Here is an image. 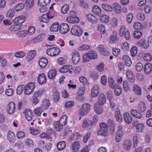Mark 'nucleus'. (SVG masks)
Here are the masks:
<instances>
[{
  "label": "nucleus",
  "instance_id": "f257e3e1",
  "mask_svg": "<svg viewBox=\"0 0 152 152\" xmlns=\"http://www.w3.org/2000/svg\"><path fill=\"white\" fill-rule=\"evenodd\" d=\"M25 20V17L23 16H19L15 18L13 21L15 25L12 26L10 30L12 31H17L21 29L22 26L21 25V24L24 22Z\"/></svg>",
  "mask_w": 152,
  "mask_h": 152
},
{
  "label": "nucleus",
  "instance_id": "f03ea898",
  "mask_svg": "<svg viewBox=\"0 0 152 152\" xmlns=\"http://www.w3.org/2000/svg\"><path fill=\"white\" fill-rule=\"evenodd\" d=\"M97 121L98 117L96 116H94L93 121L85 119L83 122L82 125L83 127L89 129L91 128L93 125H95L96 124Z\"/></svg>",
  "mask_w": 152,
  "mask_h": 152
},
{
  "label": "nucleus",
  "instance_id": "7ed1b4c3",
  "mask_svg": "<svg viewBox=\"0 0 152 152\" xmlns=\"http://www.w3.org/2000/svg\"><path fill=\"white\" fill-rule=\"evenodd\" d=\"M97 58V55L96 53L94 51L91 50L83 56V62H86L91 59H95Z\"/></svg>",
  "mask_w": 152,
  "mask_h": 152
},
{
  "label": "nucleus",
  "instance_id": "20e7f679",
  "mask_svg": "<svg viewBox=\"0 0 152 152\" xmlns=\"http://www.w3.org/2000/svg\"><path fill=\"white\" fill-rule=\"evenodd\" d=\"M91 106L89 103H85L81 107L80 110V113L82 115H85L90 111Z\"/></svg>",
  "mask_w": 152,
  "mask_h": 152
},
{
  "label": "nucleus",
  "instance_id": "39448f33",
  "mask_svg": "<svg viewBox=\"0 0 152 152\" xmlns=\"http://www.w3.org/2000/svg\"><path fill=\"white\" fill-rule=\"evenodd\" d=\"M71 33L73 35L80 36L82 34L83 30L80 26L75 25L72 27L71 30Z\"/></svg>",
  "mask_w": 152,
  "mask_h": 152
},
{
  "label": "nucleus",
  "instance_id": "423d86ee",
  "mask_svg": "<svg viewBox=\"0 0 152 152\" xmlns=\"http://www.w3.org/2000/svg\"><path fill=\"white\" fill-rule=\"evenodd\" d=\"M35 88V85L33 83H30L24 86V93L26 95H29L31 94Z\"/></svg>",
  "mask_w": 152,
  "mask_h": 152
},
{
  "label": "nucleus",
  "instance_id": "0eeeda50",
  "mask_svg": "<svg viewBox=\"0 0 152 152\" xmlns=\"http://www.w3.org/2000/svg\"><path fill=\"white\" fill-rule=\"evenodd\" d=\"M81 57L79 53L77 51H73L72 54V60L74 64H77L79 63Z\"/></svg>",
  "mask_w": 152,
  "mask_h": 152
},
{
  "label": "nucleus",
  "instance_id": "6e6552de",
  "mask_svg": "<svg viewBox=\"0 0 152 152\" xmlns=\"http://www.w3.org/2000/svg\"><path fill=\"white\" fill-rule=\"evenodd\" d=\"M15 108V104L13 102H10L9 103L7 107V111L10 114H12L14 112Z\"/></svg>",
  "mask_w": 152,
  "mask_h": 152
},
{
  "label": "nucleus",
  "instance_id": "1a4fd4ad",
  "mask_svg": "<svg viewBox=\"0 0 152 152\" xmlns=\"http://www.w3.org/2000/svg\"><path fill=\"white\" fill-rule=\"evenodd\" d=\"M99 92V88L98 85H95L91 89V96L95 97L97 96Z\"/></svg>",
  "mask_w": 152,
  "mask_h": 152
},
{
  "label": "nucleus",
  "instance_id": "9d476101",
  "mask_svg": "<svg viewBox=\"0 0 152 152\" xmlns=\"http://www.w3.org/2000/svg\"><path fill=\"white\" fill-rule=\"evenodd\" d=\"M60 31L61 33L65 34L69 30V26L67 23H63L60 26Z\"/></svg>",
  "mask_w": 152,
  "mask_h": 152
},
{
  "label": "nucleus",
  "instance_id": "9b49d317",
  "mask_svg": "<svg viewBox=\"0 0 152 152\" xmlns=\"http://www.w3.org/2000/svg\"><path fill=\"white\" fill-rule=\"evenodd\" d=\"M39 64L41 69L44 68L48 64V59L42 57L39 61Z\"/></svg>",
  "mask_w": 152,
  "mask_h": 152
},
{
  "label": "nucleus",
  "instance_id": "f8f14e48",
  "mask_svg": "<svg viewBox=\"0 0 152 152\" xmlns=\"http://www.w3.org/2000/svg\"><path fill=\"white\" fill-rule=\"evenodd\" d=\"M38 83L42 85L44 83H45L46 81V77L44 73L39 74L37 77Z\"/></svg>",
  "mask_w": 152,
  "mask_h": 152
},
{
  "label": "nucleus",
  "instance_id": "ddd939ff",
  "mask_svg": "<svg viewBox=\"0 0 152 152\" xmlns=\"http://www.w3.org/2000/svg\"><path fill=\"white\" fill-rule=\"evenodd\" d=\"M7 139L11 142H14L15 140V134L11 131L8 132L7 136Z\"/></svg>",
  "mask_w": 152,
  "mask_h": 152
},
{
  "label": "nucleus",
  "instance_id": "4468645a",
  "mask_svg": "<svg viewBox=\"0 0 152 152\" xmlns=\"http://www.w3.org/2000/svg\"><path fill=\"white\" fill-rule=\"evenodd\" d=\"M106 101V98L104 94H100L98 100V103L99 105L102 106L104 104Z\"/></svg>",
  "mask_w": 152,
  "mask_h": 152
},
{
  "label": "nucleus",
  "instance_id": "2eb2a0df",
  "mask_svg": "<svg viewBox=\"0 0 152 152\" xmlns=\"http://www.w3.org/2000/svg\"><path fill=\"white\" fill-rule=\"evenodd\" d=\"M26 118L28 121H30L33 117V113L29 109H27L25 113Z\"/></svg>",
  "mask_w": 152,
  "mask_h": 152
},
{
  "label": "nucleus",
  "instance_id": "dca6fc26",
  "mask_svg": "<svg viewBox=\"0 0 152 152\" xmlns=\"http://www.w3.org/2000/svg\"><path fill=\"white\" fill-rule=\"evenodd\" d=\"M124 118L125 122L128 124H130L132 121V117L128 113H126L124 115Z\"/></svg>",
  "mask_w": 152,
  "mask_h": 152
},
{
  "label": "nucleus",
  "instance_id": "f3484780",
  "mask_svg": "<svg viewBox=\"0 0 152 152\" xmlns=\"http://www.w3.org/2000/svg\"><path fill=\"white\" fill-rule=\"evenodd\" d=\"M80 145L78 142H75L72 144L71 148L74 152H77L79 150Z\"/></svg>",
  "mask_w": 152,
  "mask_h": 152
},
{
  "label": "nucleus",
  "instance_id": "a211bd4d",
  "mask_svg": "<svg viewBox=\"0 0 152 152\" xmlns=\"http://www.w3.org/2000/svg\"><path fill=\"white\" fill-rule=\"evenodd\" d=\"M137 45L138 46H142L145 49L148 48L149 46L148 42L144 39H142L139 41Z\"/></svg>",
  "mask_w": 152,
  "mask_h": 152
},
{
  "label": "nucleus",
  "instance_id": "6ab92c4d",
  "mask_svg": "<svg viewBox=\"0 0 152 152\" xmlns=\"http://www.w3.org/2000/svg\"><path fill=\"white\" fill-rule=\"evenodd\" d=\"M130 113L134 117L138 119H140L142 117V114L136 110H132L130 111Z\"/></svg>",
  "mask_w": 152,
  "mask_h": 152
},
{
  "label": "nucleus",
  "instance_id": "aec40b11",
  "mask_svg": "<svg viewBox=\"0 0 152 152\" xmlns=\"http://www.w3.org/2000/svg\"><path fill=\"white\" fill-rule=\"evenodd\" d=\"M123 60L124 62L125 65L128 66H130L132 64V61L130 58L127 55H125L123 57Z\"/></svg>",
  "mask_w": 152,
  "mask_h": 152
},
{
  "label": "nucleus",
  "instance_id": "412c9836",
  "mask_svg": "<svg viewBox=\"0 0 152 152\" xmlns=\"http://www.w3.org/2000/svg\"><path fill=\"white\" fill-rule=\"evenodd\" d=\"M36 55V51L35 50L29 51L27 56V59L28 61H30L34 58Z\"/></svg>",
  "mask_w": 152,
  "mask_h": 152
},
{
  "label": "nucleus",
  "instance_id": "4be33fe9",
  "mask_svg": "<svg viewBox=\"0 0 152 152\" xmlns=\"http://www.w3.org/2000/svg\"><path fill=\"white\" fill-rule=\"evenodd\" d=\"M145 73L146 74H149L152 70V65L148 63H146L144 67Z\"/></svg>",
  "mask_w": 152,
  "mask_h": 152
},
{
  "label": "nucleus",
  "instance_id": "5701e85b",
  "mask_svg": "<svg viewBox=\"0 0 152 152\" xmlns=\"http://www.w3.org/2000/svg\"><path fill=\"white\" fill-rule=\"evenodd\" d=\"M111 41L112 43L116 42L118 41V38L117 36V33L115 31L113 32L112 34L110 36Z\"/></svg>",
  "mask_w": 152,
  "mask_h": 152
},
{
  "label": "nucleus",
  "instance_id": "b1692460",
  "mask_svg": "<svg viewBox=\"0 0 152 152\" xmlns=\"http://www.w3.org/2000/svg\"><path fill=\"white\" fill-rule=\"evenodd\" d=\"M59 28V23L57 22H55L51 26L50 28L52 31H56L58 30Z\"/></svg>",
  "mask_w": 152,
  "mask_h": 152
},
{
  "label": "nucleus",
  "instance_id": "393cba45",
  "mask_svg": "<svg viewBox=\"0 0 152 152\" xmlns=\"http://www.w3.org/2000/svg\"><path fill=\"white\" fill-rule=\"evenodd\" d=\"M92 11L95 15L99 16L101 14V10L100 8L96 5L94 6L92 8Z\"/></svg>",
  "mask_w": 152,
  "mask_h": 152
},
{
  "label": "nucleus",
  "instance_id": "a878e982",
  "mask_svg": "<svg viewBox=\"0 0 152 152\" xmlns=\"http://www.w3.org/2000/svg\"><path fill=\"white\" fill-rule=\"evenodd\" d=\"M53 126L55 129L57 131H60L63 129V126L59 121H56L54 122Z\"/></svg>",
  "mask_w": 152,
  "mask_h": 152
},
{
  "label": "nucleus",
  "instance_id": "bb28decb",
  "mask_svg": "<svg viewBox=\"0 0 152 152\" xmlns=\"http://www.w3.org/2000/svg\"><path fill=\"white\" fill-rule=\"evenodd\" d=\"M66 143L64 141H60L57 143L56 146L58 149L59 150H62L64 149L65 147Z\"/></svg>",
  "mask_w": 152,
  "mask_h": 152
},
{
  "label": "nucleus",
  "instance_id": "cd10ccee",
  "mask_svg": "<svg viewBox=\"0 0 152 152\" xmlns=\"http://www.w3.org/2000/svg\"><path fill=\"white\" fill-rule=\"evenodd\" d=\"M50 51L52 56H55L58 55L60 52V49L56 47L51 48Z\"/></svg>",
  "mask_w": 152,
  "mask_h": 152
},
{
  "label": "nucleus",
  "instance_id": "c85d7f7f",
  "mask_svg": "<svg viewBox=\"0 0 152 152\" xmlns=\"http://www.w3.org/2000/svg\"><path fill=\"white\" fill-rule=\"evenodd\" d=\"M51 1V0H39L38 5L41 7H44L49 4Z\"/></svg>",
  "mask_w": 152,
  "mask_h": 152
},
{
  "label": "nucleus",
  "instance_id": "c756f323",
  "mask_svg": "<svg viewBox=\"0 0 152 152\" xmlns=\"http://www.w3.org/2000/svg\"><path fill=\"white\" fill-rule=\"evenodd\" d=\"M94 109L95 111L97 114H100L103 112L102 108L99 107L97 103H95L94 105Z\"/></svg>",
  "mask_w": 152,
  "mask_h": 152
},
{
  "label": "nucleus",
  "instance_id": "7c9ffc66",
  "mask_svg": "<svg viewBox=\"0 0 152 152\" xmlns=\"http://www.w3.org/2000/svg\"><path fill=\"white\" fill-rule=\"evenodd\" d=\"M56 74V71L55 69L50 71L48 74V77L51 79H53Z\"/></svg>",
  "mask_w": 152,
  "mask_h": 152
},
{
  "label": "nucleus",
  "instance_id": "2f4dec72",
  "mask_svg": "<svg viewBox=\"0 0 152 152\" xmlns=\"http://www.w3.org/2000/svg\"><path fill=\"white\" fill-rule=\"evenodd\" d=\"M108 80L110 86L112 89L115 88L116 86L118 84L115 83L113 79L111 77H109Z\"/></svg>",
  "mask_w": 152,
  "mask_h": 152
},
{
  "label": "nucleus",
  "instance_id": "473e14b6",
  "mask_svg": "<svg viewBox=\"0 0 152 152\" xmlns=\"http://www.w3.org/2000/svg\"><path fill=\"white\" fill-rule=\"evenodd\" d=\"M132 142L129 140L126 141L124 144V148L126 150H129L132 146Z\"/></svg>",
  "mask_w": 152,
  "mask_h": 152
},
{
  "label": "nucleus",
  "instance_id": "72a5a7b5",
  "mask_svg": "<svg viewBox=\"0 0 152 152\" xmlns=\"http://www.w3.org/2000/svg\"><path fill=\"white\" fill-rule=\"evenodd\" d=\"M137 132H142L144 129V126L142 123L137 124L135 126Z\"/></svg>",
  "mask_w": 152,
  "mask_h": 152
},
{
  "label": "nucleus",
  "instance_id": "f704fd0d",
  "mask_svg": "<svg viewBox=\"0 0 152 152\" xmlns=\"http://www.w3.org/2000/svg\"><path fill=\"white\" fill-rule=\"evenodd\" d=\"M87 16L88 20L92 23H95L97 20V18L91 14H89Z\"/></svg>",
  "mask_w": 152,
  "mask_h": 152
},
{
  "label": "nucleus",
  "instance_id": "c9c22d12",
  "mask_svg": "<svg viewBox=\"0 0 152 152\" xmlns=\"http://www.w3.org/2000/svg\"><path fill=\"white\" fill-rule=\"evenodd\" d=\"M114 89L115 94L117 96H119L122 92V88L118 84Z\"/></svg>",
  "mask_w": 152,
  "mask_h": 152
},
{
  "label": "nucleus",
  "instance_id": "e433bc0d",
  "mask_svg": "<svg viewBox=\"0 0 152 152\" xmlns=\"http://www.w3.org/2000/svg\"><path fill=\"white\" fill-rule=\"evenodd\" d=\"M34 4V0H26L24 3L25 6L28 8H30L33 7Z\"/></svg>",
  "mask_w": 152,
  "mask_h": 152
},
{
  "label": "nucleus",
  "instance_id": "4c0bfd02",
  "mask_svg": "<svg viewBox=\"0 0 152 152\" xmlns=\"http://www.w3.org/2000/svg\"><path fill=\"white\" fill-rule=\"evenodd\" d=\"M113 8L116 13H119L121 12V7L120 5L117 3L114 4Z\"/></svg>",
  "mask_w": 152,
  "mask_h": 152
},
{
  "label": "nucleus",
  "instance_id": "58836bf2",
  "mask_svg": "<svg viewBox=\"0 0 152 152\" xmlns=\"http://www.w3.org/2000/svg\"><path fill=\"white\" fill-rule=\"evenodd\" d=\"M102 7L105 10L110 12L113 10V7L110 5L106 4H102Z\"/></svg>",
  "mask_w": 152,
  "mask_h": 152
},
{
  "label": "nucleus",
  "instance_id": "ea45409f",
  "mask_svg": "<svg viewBox=\"0 0 152 152\" xmlns=\"http://www.w3.org/2000/svg\"><path fill=\"white\" fill-rule=\"evenodd\" d=\"M126 75L130 82H134V79L133 78L134 75L133 73L130 70H128L127 71Z\"/></svg>",
  "mask_w": 152,
  "mask_h": 152
},
{
  "label": "nucleus",
  "instance_id": "a19ab883",
  "mask_svg": "<svg viewBox=\"0 0 152 152\" xmlns=\"http://www.w3.org/2000/svg\"><path fill=\"white\" fill-rule=\"evenodd\" d=\"M115 116L117 121L119 122H121L123 120L122 115H121V112L119 110L116 111L115 113Z\"/></svg>",
  "mask_w": 152,
  "mask_h": 152
},
{
  "label": "nucleus",
  "instance_id": "79ce46f5",
  "mask_svg": "<svg viewBox=\"0 0 152 152\" xmlns=\"http://www.w3.org/2000/svg\"><path fill=\"white\" fill-rule=\"evenodd\" d=\"M133 90L134 93L137 95H140L141 94V88L138 86L134 85L133 86Z\"/></svg>",
  "mask_w": 152,
  "mask_h": 152
},
{
  "label": "nucleus",
  "instance_id": "37998d69",
  "mask_svg": "<svg viewBox=\"0 0 152 152\" xmlns=\"http://www.w3.org/2000/svg\"><path fill=\"white\" fill-rule=\"evenodd\" d=\"M71 67H72L71 66L65 65L61 67L59 70V71L61 73H66L69 71Z\"/></svg>",
  "mask_w": 152,
  "mask_h": 152
},
{
  "label": "nucleus",
  "instance_id": "c03bdc74",
  "mask_svg": "<svg viewBox=\"0 0 152 152\" xmlns=\"http://www.w3.org/2000/svg\"><path fill=\"white\" fill-rule=\"evenodd\" d=\"M67 119V117L66 115H63L60 118L59 122L63 126L66 123Z\"/></svg>",
  "mask_w": 152,
  "mask_h": 152
},
{
  "label": "nucleus",
  "instance_id": "a18cd8bd",
  "mask_svg": "<svg viewBox=\"0 0 152 152\" xmlns=\"http://www.w3.org/2000/svg\"><path fill=\"white\" fill-rule=\"evenodd\" d=\"M49 101L48 99H44L42 106L44 109H47L50 105Z\"/></svg>",
  "mask_w": 152,
  "mask_h": 152
},
{
  "label": "nucleus",
  "instance_id": "49530a36",
  "mask_svg": "<svg viewBox=\"0 0 152 152\" xmlns=\"http://www.w3.org/2000/svg\"><path fill=\"white\" fill-rule=\"evenodd\" d=\"M49 19L50 18H49V15L47 13L41 16V21L47 23L48 22Z\"/></svg>",
  "mask_w": 152,
  "mask_h": 152
},
{
  "label": "nucleus",
  "instance_id": "de8ad7c7",
  "mask_svg": "<svg viewBox=\"0 0 152 152\" xmlns=\"http://www.w3.org/2000/svg\"><path fill=\"white\" fill-rule=\"evenodd\" d=\"M107 131L108 130L100 129L98 131V134L104 137L107 136L108 134Z\"/></svg>",
  "mask_w": 152,
  "mask_h": 152
},
{
  "label": "nucleus",
  "instance_id": "09e8293b",
  "mask_svg": "<svg viewBox=\"0 0 152 152\" xmlns=\"http://www.w3.org/2000/svg\"><path fill=\"white\" fill-rule=\"evenodd\" d=\"M53 96V99L55 102H57L59 100L60 98L59 94L56 90L54 91Z\"/></svg>",
  "mask_w": 152,
  "mask_h": 152
},
{
  "label": "nucleus",
  "instance_id": "8fccbe9b",
  "mask_svg": "<svg viewBox=\"0 0 152 152\" xmlns=\"http://www.w3.org/2000/svg\"><path fill=\"white\" fill-rule=\"evenodd\" d=\"M123 89L125 91H128L130 90V88L127 81H124L123 83Z\"/></svg>",
  "mask_w": 152,
  "mask_h": 152
},
{
  "label": "nucleus",
  "instance_id": "3c124183",
  "mask_svg": "<svg viewBox=\"0 0 152 152\" xmlns=\"http://www.w3.org/2000/svg\"><path fill=\"white\" fill-rule=\"evenodd\" d=\"M142 35L141 32L137 30L135 31L133 34L134 37L137 39H140Z\"/></svg>",
  "mask_w": 152,
  "mask_h": 152
},
{
  "label": "nucleus",
  "instance_id": "603ef678",
  "mask_svg": "<svg viewBox=\"0 0 152 152\" xmlns=\"http://www.w3.org/2000/svg\"><path fill=\"white\" fill-rule=\"evenodd\" d=\"M134 28L137 30H140L142 29L143 26L140 23L137 22L135 23L133 25Z\"/></svg>",
  "mask_w": 152,
  "mask_h": 152
},
{
  "label": "nucleus",
  "instance_id": "864d4df0",
  "mask_svg": "<svg viewBox=\"0 0 152 152\" xmlns=\"http://www.w3.org/2000/svg\"><path fill=\"white\" fill-rule=\"evenodd\" d=\"M26 144V145L29 148H32L34 146V143L33 140L29 139H27Z\"/></svg>",
  "mask_w": 152,
  "mask_h": 152
},
{
  "label": "nucleus",
  "instance_id": "5fc2aeb1",
  "mask_svg": "<svg viewBox=\"0 0 152 152\" xmlns=\"http://www.w3.org/2000/svg\"><path fill=\"white\" fill-rule=\"evenodd\" d=\"M152 58L151 55L148 53H146L144 55L143 59L144 60L146 61H150Z\"/></svg>",
  "mask_w": 152,
  "mask_h": 152
},
{
  "label": "nucleus",
  "instance_id": "6e6d98bb",
  "mask_svg": "<svg viewBox=\"0 0 152 152\" xmlns=\"http://www.w3.org/2000/svg\"><path fill=\"white\" fill-rule=\"evenodd\" d=\"M138 109L141 112H144L146 109L145 104L142 103L140 104L138 106Z\"/></svg>",
  "mask_w": 152,
  "mask_h": 152
},
{
  "label": "nucleus",
  "instance_id": "4d7b16f0",
  "mask_svg": "<svg viewBox=\"0 0 152 152\" xmlns=\"http://www.w3.org/2000/svg\"><path fill=\"white\" fill-rule=\"evenodd\" d=\"M69 15L70 16H68L66 19L67 20H69L71 18H73L77 16L76 12L74 11H70L69 12Z\"/></svg>",
  "mask_w": 152,
  "mask_h": 152
},
{
  "label": "nucleus",
  "instance_id": "13d9d810",
  "mask_svg": "<svg viewBox=\"0 0 152 152\" xmlns=\"http://www.w3.org/2000/svg\"><path fill=\"white\" fill-rule=\"evenodd\" d=\"M99 19L102 22H107L108 21L109 17L105 15H103L100 16Z\"/></svg>",
  "mask_w": 152,
  "mask_h": 152
},
{
  "label": "nucleus",
  "instance_id": "bf43d9fd",
  "mask_svg": "<svg viewBox=\"0 0 152 152\" xmlns=\"http://www.w3.org/2000/svg\"><path fill=\"white\" fill-rule=\"evenodd\" d=\"M113 54L116 57H118L119 54H120V50L118 48L115 47L113 49Z\"/></svg>",
  "mask_w": 152,
  "mask_h": 152
},
{
  "label": "nucleus",
  "instance_id": "052dcab7",
  "mask_svg": "<svg viewBox=\"0 0 152 152\" xmlns=\"http://www.w3.org/2000/svg\"><path fill=\"white\" fill-rule=\"evenodd\" d=\"M98 29L99 31H102L103 34L105 33V28L104 25L102 24H99L98 26Z\"/></svg>",
  "mask_w": 152,
  "mask_h": 152
},
{
  "label": "nucleus",
  "instance_id": "680f3d73",
  "mask_svg": "<svg viewBox=\"0 0 152 152\" xmlns=\"http://www.w3.org/2000/svg\"><path fill=\"white\" fill-rule=\"evenodd\" d=\"M90 49V47L89 45H83L80 46L78 49V50L82 51L83 50H86Z\"/></svg>",
  "mask_w": 152,
  "mask_h": 152
},
{
  "label": "nucleus",
  "instance_id": "e2e57ef3",
  "mask_svg": "<svg viewBox=\"0 0 152 152\" xmlns=\"http://www.w3.org/2000/svg\"><path fill=\"white\" fill-rule=\"evenodd\" d=\"M73 18H71V19L67 21L71 23H76L79 21V18L77 16Z\"/></svg>",
  "mask_w": 152,
  "mask_h": 152
},
{
  "label": "nucleus",
  "instance_id": "0e129e2a",
  "mask_svg": "<svg viewBox=\"0 0 152 152\" xmlns=\"http://www.w3.org/2000/svg\"><path fill=\"white\" fill-rule=\"evenodd\" d=\"M25 55V53L24 52L19 51L15 53L14 56L17 58H20L24 57Z\"/></svg>",
  "mask_w": 152,
  "mask_h": 152
},
{
  "label": "nucleus",
  "instance_id": "69168bd1",
  "mask_svg": "<svg viewBox=\"0 0 152 152\" xmlns=\"http://www.w3.org/2000/svg\"><path fill=\"white\" fill-rule=\"evenodd\" d=\"M79 5L80 7L85 9H87L89 7L88 4L87 3L84 2L83 1H80Z\"/></svg>",
  "mask_w": 152,
  "mask_h": 152
},
{
  "label": "nucleus",
  "instance_id": "338daca9",
  "mask_svg": "<svg viewBox=\"0 0 152 152\" xmlns=\"http://www.w3.org/2000/svg\"><path fill=\"white\" fill-rule=\"evenodd\" d=\"M42 112V108L40 107L35 109L34 111V112L35 113L37 116L40 115L41 113Z\"/></svg>",
  "mask_w": 152,
  "mask_h": 152
},
{
  "label": "nucleus",
  "instance_id": "774afa93",
  "mask_svg": "<svg viewBox=\"0 0 152 152\" xmlns=\"http://www.w3.org/2000/svg\"><path fill=\"white\" fill-rule=\"evenodd\" d=\"M69 9L68 5L67 4H65L61 8V12L65 14L66 13Z\"/></svg>",
  "mask_w": 152,
  "mask_h": 152
}]
</instances>
